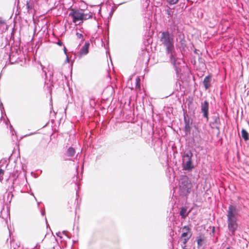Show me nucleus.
I'll return each mask as SVG.
<instances>
[{
  "instance_id": "f257e3e1",
  "label": "nucleus",
  "mask_w": 249,
  "mask_h": 249,
  "mask_svg": "<svg viewBox=\"0 0 249 249\" xmlns=\"http://www.w3.org/2000/svg\"><path fill=\"white\" fill-rule=\"evenodd\" d=\"M237 212L234 206L230 205L227 211L228 228L231 235H234L235 232L237 230L238 225L237 220Z\"/></svg>"
},
{
  "instance_id": "f03ea898",
  "label": "nucleus",
  "mask_w": 249,
  "mask_h": 249,
  "mask_svg": "<svg viewBox=\"0 0 249 249\" xmlns=\"http://www.w3.org/2000/svg\"><path fill=\"white\" fill-rule=\"evenodd\" d=\"M69 16L72 18V22L74 23L80 24L84 20L92 18V14L90 13H84L82 10H74L72 9L69 14Z\"/></svg>"
},
{
  "instance_id": "7ed1b4c3",
  "label": "nucleus",
  "mask_w": 249,
  "mask_h": 249,
  "mask_svg": "<svg viewBox=\"0 0 249 249\" xmlns=\"http://www.w3.org/2000/svg\"><path fill=\"white\" fill-rule=\"evenodd\" d=\"M160 41L162 44L166 47V50L168 53H172L174 49V39L170 36L168 31L163 32L161 34Z\"/></svg>"
},
{
  "instance_id": "20e7f679",
  "label": "nucleus",
  "mask_w": 249,
  "mask_h": 249,
  "mask_svg": "<svg viewBox=\"0 0 249 249\" xmlns=\"http://www.w3.org/2000/svg\"><path fill=\"white\" fill-rule=\"evenodd\" d=\"M192 234L191 230L188 226H185L182 228V234L180 241L182 243L181 247L183 249L186 247V244L191 237Z\"/></svg>"
},
{
  "instance_id": "39448f33",
  "label": "nucleus",
  "mask_w": 249,
  "mask_h": 249,
  "mask_svg": "<svg viewBox=\"0 0 249 249\" xmlns=\"http://www.w3.org/2000/svg\"><path fill=\"white\" fill-rule=\"evenodd\" d=\"M179 187L180 194L183 196H187L190 193L191 184L188 179L185 177L181 179Z\"/></svg>"
},
{
  "instance_id": "423d86ee",
  "label": "nucleus",
  "mask_w": 249,
  "mask_h": 249,
  "mask_svg": "<svg viewBox=\"0 0 249 249\" xmlns=\"http://www.w3.org/2000/svg\"><path fill=\"white\" fill-rule=\"evenodd\" d=\"M182 162V167L184 170L191 171L195 168L191 157H183Z\"/></svg>"
},
{
  "instance_id": "0eeeda50",
  "label": "nucleus",
  "mask_w": 249,
  "mask_h": 249,
  "mask_svg": "<svg viewBox=\"0 0 249 249\" xmlns=\"http://www.w3.org/2000/svg\"><path fill=\"white\" fill-rule=\"evenodd\" d=\"M201 110L203 112L204 117L207 119L208 121L209 119L208 117V110H209V103L207 101H205L204 102L201 103Z\"/></svg>"
},
{
  "instance_id": "6e6552de",
  "label": "nucleus",
  "mask_w": 249,
  "mask_h": 249,
  "mask_svg": "<svg viewBox=\"0 0 249 249\" xmlns=\"http://www.w3.org/2000/svg\"><path fill=\"white\" fill-rule=\"evenodd\" d=\"M90 44L89 42L85 43L84 45L81 48L78 52V55L80 57L86 55L89 53V50Z\"/></svg>"
},
{
  "instance_id": "1a4fd4ad",
  "label": "nucleus",
  "mask_w": 249,
  "mask_h": 249,
  "mask_svg": "<svg viewBox=\"0 0 249 249\" xmlns=\"http://www.w3.org/2000/svg\"><path fill=\"white\" fill-rule=\"evenodd\" d=\"M212 79V76L211 75H208L206 76L203 80V84L205 88L207 89L210 88L211 86V81Z\"/></svg>"
},
{
  "instance_id": "9d476101",
  "label": "nucleus",
  "mask_w": 249,
  "mask_h": 249,
  "mask_svg": "<svg viewBox=\"0 0 249 249\" xmlns=\"http://www.w3.org/2000/svg\"><path fill=\"white\" fill-rule=\"evenodd\" d=\"M187 209L186 207H183L181 208L179 214L183 219L185 218L188 214V213H187Z\"/></svg>"
},
{
  "instance_id": "9b49d317",
  "label": "nucleus",
  "mask_w": 249,
  "mask_h": 249,
  "mask_svg": "<svg viewBox=\"0 0 249 249\" xmlns=\"http://www.w3.org/2000/svg\"><path fill=\"white\" fill-rule=\"evenodd\" d=\"M241 135L242 138L245 140H249V133L248 132L244 129H243L241 131Z\"/></svg>"
},
{
  "instance_id": "f8f14e48",
  "label": "nucleus",
  "mask_w": 249,
  "mask_h": 249,
  "mask_svg": "<svg viewBox=\"0 0 249 249\" xmlns=\"http://www.w3.org/2000/svg\"><path fill=\"white\" fill-rule=\"evenodd\" d=\"M67 153L70 156H73L75 154V150L74 148L70 147L68 149Z\"/></svg>"
},
{
  "instance_id": "ddd939ff",
  "label": "nucleus",
  "mask_w": 249,
  "mask_h": 249,
  "mask_svg": "<svg viewBox=\"0 0 249 249\" xmlns=\"http://www.w3.org/2000/svg\"><path fill=\"white\" fill-rule=\"evenodd\" d=\"M185 130L186 132H189L191 130V126L189 124V121H187L186 119L185 120Z\"/></svg>"
},
{
  "instance_id": "4468645a",
  "label": "nucleus",
  "mask_w": 249,
  "mask_h": 249,
  "mask_svg": "<svg viewBox=\"0 0 249 249\" xmlns=\"http://www.w3.org/2000/svg\"><path fill=\"white\" fill-rule=\"evenodd\" d=\"M140 81L141 79L139 77H137L136 79V89H140L141 86H140Z\"/></svg>"
},
{
  "instance_id": "2eb2a0df",
  "label": "nucleus",
  "mask_w": 249,
  "mask_h": 249,
  "mask_svg": "<svg viewBox=\"0 0 249 249\" xmlns=\"http://www.w3.org/2000/svg\"><path fill=\"white\" fill-rule=\"evenodd\" d=\"M76 37L77 38L81 39L82 41L84 40V38L82 34L79 33H77L76 34Z\"/></svg>"
},
{
  "instance_id": "dca6fc26",
  "label": "nucleus",
  "mask_w": 249,
  "mask_h": 249,
  "mask_svg": "<svg viewBox=\"0 0 249 249\" xmlns=\"http://www.w3.org/2000/svg\"><path fill=\"white\" fill-rule=\"evenodd\" d=\"M170 4H175L178 2L179 0H166Z\"/></svg>"
},
{
  "instance_id": "f3484780",
  "label": "nucleus",
  "mask_w": 249,
  "mask_h": 249,
  "mask_svg": "<svg viewBox=\"0 0 249 249\" xmlns=\"http://www.w3.org/2000/svg\"><path fill=\"white\" fill-rule=\"evenodd\" d=\"M4 174V171L3 169H0V178H3V176Z\"/></svg>"
},
{
  "instance_id": "a211bd4d",
  "label": "nucleus",
  "mask_w": 249,
  "mask_h": 249,
  "mask_svg": "<svg viewBox=\"0 0 249 249\" xmlns=\"http://www.w3.org/2000/svg\"><path fill=\"white\" fill-rule=\"evenodd\" d=\"M202 241L203 240L201 237L198 238L197 239V244L198 245H200Z\"/></svg>"
},
{
  "instance_id": "6ab92c4d",
  "label": "nucleus",
  "mask_w": 249,
  "mask_h": 249,
  "mask_svg": "<svg viewBox=\"0 0 249 249\" xmlns=\"http://www.w3.org/2000/svg\"><path fill=\"white\" fill-rule=\"evenodd\" d=\"M57 44L60 45V46H61L63 44L62 42H61V41H59L57 43Z\"/></svg>"
},
{
  "instance_id": "aec40b11",
  "label": "nucleus",
  "mask_w": 249,
  "mask_h": 249,
  "mask_svg": "<svg viewBox=\"0 0 249 249\" xmlns=\"http://www.w3.org/2000/svg\"><path fill=\"white\" fill-rule=\"evenodd\" d=\"M27 6L28 9H30V5H29V4L28 3L27 4Z\"/></svg>"
},
{
  "instance_id": "412c9836",
  "label": "nucleus",
  "mask_w": 249,
  "mask_h": 249,
  "mask_svg": "<svg viewBox=\"0 0 249 249\" xmlns=\"http://www.w3.org/2000/svg\"><path fill=\"white\" fill-rule=\"evenodd\" d=\"M167 13H168V14L169 15H170V11L168 10V11H167Z\"/></svg>"
},
{
  "instance_id": "4be33fe9",
  "label": "nucleus",
  "mask_w": 249,
  "mask_h": 249,
  "mask_svg": "<svg viewBox=\"0 0 249 249\" xmlns=\"http://www.w3.org/2000/svg\"><path fill=\"white\" fill-rule=\"evenodd\" d=\"M226 249H230V247H228V248H227Z\"/></svg>"
},
{
  "instance_id": "5701e85b",
  "label": "nucleus",
  "mask_w": 249,
  "mask_h": 249,
  "mask_svg": "<svg viewBox=\"0 0 249 249\" xmlns=\"http://www.w3.org/2000/svg\"><path fill=\"white\" fill-rule=\"evenodd\" d=\"M0 23H3V22H2V21H0Z\"/></svg>"
}]
</instances>
